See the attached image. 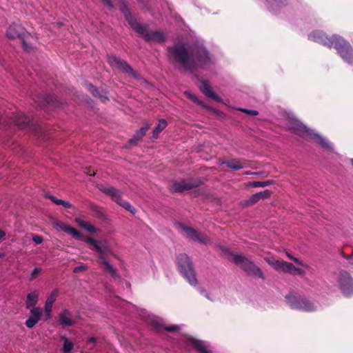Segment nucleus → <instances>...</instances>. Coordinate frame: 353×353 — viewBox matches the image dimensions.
Segmentation results:
<instances>
[{"mask_svg": "<svg viewBox=\"0 0 353 353\" xmlns=\"http://www.w3.org/2000/svg\"><path fill=\"white\" fill-rule=\"evenodd\" d=\"M170 61L179 67L181 72L195 74L199 68H204L213 63L211 55L203 46H196L188 49L183 43H177L167 48Z\"/></svg>", "mask_w": 353, "mask_h": 353, "instance_id": "nucleus-1", "label": "nucleus"}, {"mask_svg": "<svg viewBox=\"0 0 353 353\" xmlns=\"http://www.w3.org/2000/svg\"><path fill=\"white\" fill-rule=\"evenodd\" d=\"M56 225L63 232L70 234L74 239L83 241L86 244L92 245L91 250L97 253L100 263L104 265L105 270L108 272L112 277H119L117 270L107 261L108 256L110 253V251L102 241H97L89 236L85 237L79 230L61 221L57 222Z\"/></svg>", "mask_w": 353, "mask_h": 353, "instance_id": "nucleus-2", "label": "nucleus"}, {"mask_svg": "<svg viewBox=\"0 0 353 353\" xmlns=\"http://www.w3.org/2000/svg\"><path fill=\"white\" fill-rule=\"evenodd\" d=\"M120 10L123 14L130 26L147 42L163 43L165 36L160 31H148L146 26L140 24L130 12L127 5L123 1Z\"/></svg>", "mask_w": 353, "mask_h": 353, "instance_id": "nucleus-3", "label": "nucleus"}, {"mask_svg": "<svg viewBox=\"0 0 353 353\" xmlns=\"http://www.w3.org/2000/svg\"><path fill=\"white\" fill-rule=\"evenodd\" d=\"M6 35L10 39L18 38L23 48V50L28 52L33 50V41L34 38L32 35L25 31L23 27L18 24H12L9 26Z\"/></svg>", "mask_w": 353, "mask_h": 353, "instance_id": "nucleus-4", "label": "nucleus"}, {"mask_svg": "<svg viewBox=\"0 0 353 353\" xmlns=\"http://www.w3.org/2000/svg\"><path fill=\"white\" fill-rule=\"evenodd\" d=\"M290 130L296 135L307 140H313L324 148H330L329 142L315 131L307 128L300 123H292Z\"/></svg>", "mask_w": 353, "mask_h": 353, "instance_id": "nucleus-5", "label": "nucleus"}, {"mask_svg": "<svg viewBox=\"0 0 353 353\" xmlns=\"http://www.w3.org/2000/svg\"><path fill=\"white\" fill-rule=\"evenodd\" d=\"M176 259L180 272L191 285L195 286L198 281L190 257L186 254L181 253L178 255Z\"/></svg>", "mask_w": 353, "mask_h": 353, "instance_id": "nucleus-6", "label": "nucleus"}, {"mask_svg": "<svg viewBox=\"0 0 353 353\" xmlns=\"http://www.w3.org/2000/svg\"><path fill=\"white\" fill-rule=\"evenodd\" d=\"M285 299L288 305L292 310L305 312H314L316 310L314 305L310 300L295 292H290L285 296Z\"/></svg>", "mask_w": 353, "mask_h": 353, "instance_id": "nucleus-7", "label": "nucleus"}, {"mask_svg": "<svg viewBox=\"0 0 353 353\" xmlns=\"http://www.w3.org/2000/svg\"><path fill=\"white\" fill-rule=\"evenodd\" d=\"M341 58L348 64H353V48L350 43L339 35H334L333 46Z\"/></svg>", "mask_w": 353, "mask_h": 353, "instance_id": "nucleus-8", "label": "nucleus"}, {"mask_svg": "<svg viewBox=\"0 0 353 353\" xmlns=\"http://www.w3.org/2000/svg\"><path fill=\"white\" fill-rule=\"evenodd\" d=\"M232 261L248 275L265 279L261 270L252 261L241 254L233 256Z\"/></svg>", "mask_w": 353, "mask_h": 353, "instance_id": "nucleus-9", "label": "nucleus"}, {"mask_svg": "<svg viewBox=\"0 0 353 353\" xmlns=\"http://www.w3.org/2000/svg\"><path fill=\"white\" fill-rule=\"evenodd\" d=\"M266 261L275 270L279 272L288 273L292 275H302L305 273L302 269L296 268L294 264L283 260L272 259H267Z\"/></svg>", "mask_w": 353, "mask_h": 353, "instance_id": "nucleus-10", "label": "nucleus"}, {"mask_svg": "<svg viewBox=\"0 0 353 353\" xmlns=\"http://www.w3.org/2000/svg\"><path fill=\"white\" fill-rule=\"evenodd\" d=\"M108 62L112 67L119 69L123 73L132 77L135 79H140V74L123 59L115 56L110 55L108 57Z\"/></svg>", "mask_w": 353, "mask_h": 353, "instance_id": "nucleus-11", "label": "nucleus"}, {"mask_svg": "<svg viewBox=\"0 0 353 353\" xmlns=\"http://www.w3.org/2000/svg\"><path fill=\"white\" fill-rule=\"evenodd\" d=\"M203 180L201 178L188 179L179 181H175L172 183L171 190L174 192H183L197 188L203 184Z\"/></svg>", "mask_w": 353, "mask_h": 353, "instance_id": "nucleus-12", "label": "nucleus"}, {"mask_svg": "<svg viewBox=\"0 0 353 353\" xmlns=\"http://www.w3.org/2000/svg\"><path fill=\"white\" fill-rule=\"evenodd\" d=\"M338 283L339 289L344 296H350L353 295V278L349 272L345 270L340 271Z\"/></svg>", "mask_w": 353, "mask_h": 353, "instance_id": "nucleus-13", "label": "nucleus"}, {"mask_svg": "<svg viewBox=\"0 0 353 353\" xmlns=\"http://www.w3.org/2000/svg\"><path fill=\"white\" fill-rule=\"evenodd\" d=\"M176 225L178 228L181 229L183 232H184L187 238L194 241H197L203 244H207L209 243L210 239L206 234L201 233L196 230L195 229L187 226L180 222L177 223Z\"/></svg>", "mask_w": 353, "mask_h": 353, "instance_id": "nucleus-14", "label": "nucleus"}, {"mask_svg": "<svg viewBox=\"0 0 353 353\" xmlns=\"http://www.w3.org/2000/svg\"><path fill=\"white\" fill-rule=\"evenodd\" d=\"M308 39L331 48L333 46L334 35L332 37H327L324 32L315 30L308 35Z\"/></svg>", "mask_w": 353, "mask_h": 353, "instance_id": "nucleus-15", "label": "nucleus"}, {"mask_svg": "<svg viewBox=\"0 0 353 353\" xmlns=\"http://www.w3.org/2000/svg\"><path fill=\"white\" fill-rule=\"evenodd\" d=\"M222 164L234 170H239L250 167V161L245 159H232L230 161H223Z\"/></svg>", "mask_w": 353, "mask_h": 353, "instance_id": "nucleus-16", "label": "nucleus"}, {"mask_svg": "<svg viewBox=\"0 0 353 353\" xmlns=\"http://www.w3.org/2000/svg\"><path fill=\"white\" fill-rule=\"evenodd\" d=\"M199 89L203 94L206 97L214 99L215 101H221V98L215 94L211 89V87L208 82L205 80H200Z\"/></svg>", "mask_w": 353, "mask_h": 353, "instance_id": "nucleus-17", "label": "nucleus"}, {"mask_svg": "<svg viewBox=\"0 0 353 353\" xmlns=\"http://www.w3.org/2000/svg\"><path fill=\"white\" fill-rule=\"evenodd\" d=\"M41 316V310L39 307H33L30 310V314L26 321V325L28 328L33 327L39 321Z\"/></svg>", "mask_w": 353, "mask_h": 353, "instance_id": "nucleus-18", "label": "nucleus"}, {"mask_svg": "<svg viewBox=\"0 0 353 353\" xmlns=\"http://www.w3.org/2000/svg\"><path fill=\"white\" fill-rule=\"evenodd\" d=\"M57 321L59 325L63 327L72 326L74 324V321L71 319V313L67 309L63 310L59 314Z\"/></svg>", "mask_w": 353, "mask_h": 353, "instance_id": "nucleus-19", "label": "nucleus"}, {"mask_svg": "<svg viewBox=\"0 0 353 353\" xmlns=\"http://www.w3.org/2000/svg\"><path fill=\"white\" fill-rule=\"evenodd\" d=\"M86 88L88 91L92 94L93 97L98 98L101 102L106 103L109 101L108 97L106 95V93L101 92L99 89H97L95 86H94L91 83H87Z\"/></svg>", "mask_w": 353, "mask_h": 353, "instance_id": "nucleus-20", "label": "nucleus"}, {"mask_svg": "<svg viewBox=\"0 0 353 353\" xmlns=\"http://www.w3.org/2000/svg\"><path fill=\"white\" fill-rule=\"evenodd\" d=\"M188 344L191 345L193 349L199 352V353H212L205 347L202 341L191 337L188 339Z\"/></svg>", "mask_w": 353, "mask_h": 353, "instance_id": "nucleus-21", "label": "nucleus"}, {"mask_svg": "<svg viewBox=\"0 0 353 353\" xmlns=\"http://www.w3.org/2000/svg\"><path fill=\"white\" fill-rule=\"evenodd\" d=\"M150 125L148 124L144 125L143 127L140 128L136 133L134 134L132 138L129 139L128 143L130 145H134L137 143V142L142 139V137L145 134L146 132L149 130Z\"/></svg>", "mask_w": 353, "mask_h": 353, "instance_id": "nucleus-22", "label": "nucleus"}, {"mask_svg": "<svg viewBox=\"0 0 353 353\" xmlns=\"http://www.w3.org/2000/svg\"><path fill=\"white\" fill-rule=\"evenodd\" d=\"M38 301V293L36 292H32L29 293L27 295L26 300V306L28 309H32L35 307V305L37 304Z\"/></svg>", "mask_w": 353, "mask_h": 353, "instance_id": "nucleus-23", "label": "nucleus"}, {"mask_svg": "<svg viewBox=\"0 0 353 353\" xmlns=\"http://www.w3.org/2000/svg\"><path fill=\"white\" fill-rule=\"evenodd\" d=\"M101 190L105 194L112 196L116 202L121 197L120 191L113 187L104 188Z\"/></svg>", "mask_w": 353, "mask_h": 353, "instance_id": "nucleus-24", "label": "nucleus"}, {"mask_svg": "<svg viewBox=\"0 0 353 353\" xmlns=\"http://www.w3.org/2000/svg\"><path fill=\"white\" fill-rule=\"evenodd\" d=\"M76 223L78 224L79 226L83 228V229L86 230L90 233H95L97 232V228L91 225L90 223L82 220L80 218H77L75 219Z\"/></svg>", "mask_w": 353, "mask_h": 353, "instance_id": "nucleus-25", "label": "nucleus"}, {"mask_svg": "<svg viewBox=\"0 0 353 353\" xmlns=\"http://www.w3.org/2000/svg\"><path fill=\"white\" fill-rule=\"evenodd\" d=\"M76 223L78 224L79 226L83 228V229L86 230L90 233H95L97 232V228L91 225L90 223L82 220L80 218H77L75 219Z\"/></svg>", "mask_w": 353, "mask_h": 353, "instance_id": "nucleus-26", "label": "nucleus"}, {"mask_svg": "<svg viewBox=\"0 0 353 353\" xmlns=\"http://www.w3.org/2000/svg\"><path fill=\"white\" fill-rule=\"evenodd\" d=\"M167 121L165 119H160L152 132V138L157 139L159 137V134L162 132L167 126Z\"/></svg>", "mask_w": 353, "mask_h": 353, "instance_id": "nucleus-27", "label": "nucleus"}, {"mask_svg": "<svg viewBox=\"0 0 353 353\" xmlns=\"http://www.w3.org/2000/svg\"><path fill=\"white\" fill-rule=\"evenodd\" d=\"M46 198L50 199L54 204H56L57 205H62L65 208H70L72 206V205L70 202L63 201L62 199H57L52 195H49L46 192Z\"/></svg>", "mask_w": 353, "mask_h": 353, "instance_id": "nucleus-28", "label": "nucleus"}, {"mask_svg": "<svg viewBox=\"0 0 353 353\" xmlns=\"http://www.w3.org/2000/svg\"><path fill=\"white\" fill-rule=\"evenodd\" d=\"M61 340L63 341L62 352L63 353H70L74 347V343L67 337L63 336Z\"/></svg>", "mask_w": 353, "mask_h": 353, "instance_id": "nucleus-29", "label": "nucleus"}, {"mask_svg": "<svg viewBox=\"0 0 353 353\" xmlns=\"http://www.w3.org/2000/svg\"><path fill=\"white\" fill-rule=\"evenodd\" d=\"M260 200L261 199L259 198L258 193H256V194H252L249 197L248 199L241 201V203L243 207H249V206H252V205H254Z\"/></svg>", "mask_w": 353, "mask_h": 353, "instance_id": "nucleus-30", "label": "nucleus"}, {"mask_svg": "<svg viewBox=\"0 0 353 353\" xmlns=\"http://www.w3.org/2000/svg\"><path fill=\"white\" fill-rule=\"evenodd\" d=\"M117 203L133 214L137 212L136 209L128 201L122 199L121 197L117 201Z\"/></svg>", "mask_w": 353, "mask_h": 353, "instance_id": "nucleus-31", "label": "nucleus"}, {"mask_svg": "<svg viewBox=\"0 0 353 353\" xmlns=\"http://www.w3.org/2000/svg\"><path fill=\"white\" fill-rule=\"evenodd\" d=\"M155 327L158 331H161V329L166 330L168 332H176L180 330V327L176 325L163 326L159 323L155 324Z\"/></svg>", "mask_w": 353, "mask_h": 353, "instance_id": "nucleus-32", "label": "nucleus"}, {"mask_svg": "<svg viewBox=\"0 0 353 353\" xmlns=\"http://www.w3.org/2000/svg\"><path fill=\"white\" fill-rule=\"evenodd\" d=\"M274 181L272 180H268L265 181H250L248 183V186L252 188H258V187H267L272 185Z\"/></svg>", "mask_w": 353, "mask_h": 353, "instance_id": "nucleus-33", "label": "nucleus"}, {"mask_svg": "<svg viewBox=\"0 0 353 353\" xmlns=\"http://www.w3.org/2000/svg\"><path fill=\"white\" fill-rule=\"evenodd\" d=\"M59 294V291L57 289H54L52 291L50 294L48 296L47 299L46 300V303L48 304L53 305V303L56 301L58 295Z\"/></svg>", "mask_w": 353, "mask_h": 353, "instance_id": "nucleus-34", "label": "nucleus"}, {"mask_svg": "<svg viewBox=\"0 0 353 353\" xmlns=\"http://www.w3.org/2000/svg\"><path fill=\"white\" fill-rule=\"evenodd\" d=\"M219 249L228 257L230 261H232L233 256L238 255L237 254H234L233 252H231L227 247L223 245H219Z\"/></svg>", "mask_w": 353, "mask_h": 353, "instance_id": "nucleus-35", "label": "nucleus"}, {"mask_svg": "<svg viewBox=\"0 0 353 353\" xmlns=\"http://www.w3.org/2000/svg\"><path fill=\"white\" fill-rule=\"evenodd\" d=\"M259 196V198L260 199H268L270 197L271 194H272V192L268 190H264V191H261V192H257Z\"/></svg>", "mask_w": 353, "mask_h": 353, "instance_id": "nucleus-36", "label": "nucleus"}, {"mask_svg": "<svg viewBox=\"0 0 353 353\" xmlns=\"http://www.w3.org/2000/svg\"><path fill=\"white\" fill-rule=\"evenodd\" d=\"M52 305L46 303V321L51 317Z\"/></svg>", "mask_w": 353, "mask_h": 353, "instance_id": "nucleus-37", "label": "nucleus"}, {"mask_svg": "<svg viewBox=\"0 0 353 353\" xmlns=\"http://www.w3.org/2000/svg\"><path fill=\"white\" fill-rule=\"evenodd\" d=\"M88 269V267L87 265L82 264L79 266H77L74 268L73 272L77 274L81 272L86 271Z\"/></svg>", "mask_w": 353, "mask_h": 353, "instance_id": "nucleus-38", "label": "nucleus"}, {"mask_svg": "<svg viewBox=\"0 0 353 353\" xmlns=\"http://www.w3.org/2000/svg\"><path fill=\"white\" fill-rule=\"evenodd\" d=\"M104 6L108 8L110 10H113L114 7L110 0H100Z\"/></svg>", "mask_w": 353, "mask_h": 353, "instance_id": "nucleus-39", "label": "nucleus"}, {"mask_svg": "<svg viewBox=\"0 0 353 353\" xmlns=\"http://www.w3.org/2000/svg\"><path fill=\"white\" fill-rule=\"evenodd\" d=\"M241 111L252 116H255L259 114L258 111L254 110L241 109Z\"/></svg>", "mask_w": 353, "mask_h": 353, "instance_id": "nucleus-40", "label": "nucleus"}, {"mask_svg": "<svg viewBox=\"0 0 353 353\" xmlns=\"http://www.w3.org/2000/svg\"><path fill=\"white\" fill-rule=\"evenodd\" d=\"M32 240L36 244H40L43 241V239L41 236H39L38 235H33L32 236Z\"/></svg>", "mask_w": 353, "mask_h": 353, "instance_id": "nucleus-41", "label": "nucleus"}, {"mask_svg": "<svg viewBox=\"0 0 353 353\" xmlns=\"http://www.w3.org/2000/svg\"><path fill=\"white\" fill-rule=\"evenodd\" d=\"M187 95L190 99H191L192 101L197 103L198 104H201V102L199 101V99L193 94L190 93H187Z\"/></svg>", "mask_w": 353, "mask_h": 353, "instance_id": "nucleus-42", "label": "nucleus"}, {"mask_svg": "<svg viewBox=\"0 0 353 353\" xmlns=\"http://www.w3.org/2000/svg\"><path fill=\"white\" fill-rule=\"evenodd\" d=\"M40 272V269L39 268H34L32 272V274H31V279H34L36 277V276L37 275V274Z\"/></svg>", "mask_w": 353, "mask_h": 353, "instance_id": "nucleus-43", "label": "nucleus"}, {"mask_svg": "<svg viewBox=\"0 0 353 353\" xmlns=\"http://www.w3.org/2000/svg\"><path fill=\"white\" fill-rule=\"evenodd\" d=\"M341 256L347 259V260H350V259H352V255H350V254H345L344 252H341Z\"/></svg>", "mask_w": 353, "mask_h": 353, "instance_id": "nucleus-44", "label": "nucleus"}, {"mask_svg": "<svg viewBox=\"0 0 353 353\" xmlns=\"http://www.w3.org/2000/svg\"><path fill=\"white\" fill-rule=\"evenodd\" d=\"M97 341V338L94 337V336L89 337L88 339V343H95Z\"/></svg>", "mask_w": 353, "mask_h": 353, "instance_id": "nucleus-45", "label": "nucleus"}, {"mask_svg": "<svg viewBox=\"0 0 353 353\" xmlns=\"http://www.w3.org/2000/svg\"><path fill=\"white\" fill-rule=\"evenodd\" d=\"M292 261H294L296 264L303 265L302 261H301L299 259L294 257L292 259Z\"/></svg>", "mask_w": 353, "mask_h": 353, "instance_id": "nucleus-46", "label": "nucleus"}, {"mask_svg": "<svg viewBox=\"0 0 353 353\" xmlns=\"http://www.w3.org/2000/svg\"><path fill=\"white\" fill-rule=\"evenodd\" d=\"M6 233L3 230H0V241L4 239Z\"/></svg>", "mask_w": 353, "mask_h": 353, "instance_id": "nucleus-47", "label": "nucleus"}, {"mask_svg": "<svg viewBox=\"0 0 353 353\" xmlns=\"http://www.w3.org/2000/svg\"><path fill=\"white\" fill-rule=\"evenodd\" d=\"M13 122H14V125H16L20 128L22 127L21 123L18 120L15 119Z\"/></svg>", "mask_w": 353, "mask_h": 353, "instance_id": "nucleus-48", "label": "nucleus"}, {"mask_svg": "<svg viewBox=\"0 0 353 353\" xmlns=\"http://www.w3.org/2000/svg\"><path fill=\"white\" fill-rule=\"evenodd\" d=\"M287 256H288V257L290 259H291V260H292V259L294 258L291 254H288V253H287Z\"/></svg>", "mask_w": 353, "mask_h": 353, "instance_id": "nucleus-49", "label": "nucleus"}, {"mask_svg": "<svg viewBox=\"0 0 353 353\" xmlns=\"http://www.w3.org/2000/svg\"><path fill=\"white\" fill-rule=\"evenodd\" d=\"M46 103H49L48 97L46 95V99H45Z\"/></svg>", "mask_w": 353, "mask_h": 353, "instance_id": "nucleus-50", "label": "nucleus"}, {"mask_svg": "<svg viewBox=\"0 0 353 353\" xmlns=\"http://www.w3.org/2000/svg\"><path fill=\"white\" fill-rule=\"evenodd\" d=\"M205 296L207 299H210V297H209V296H208V294H205Z\"/></svg>", "mask_w": 353, "mask_h": 353, "instance_id": "nucleus-51", "label": "nucleus"}, {"mask_svg": "<svg viewBox=\"0 0 353 353\" xmlns=\"http://www.w3.org/2000/svg\"><path fill=\"white\" fill-rule=\"evenodd\" d=\"M3 256V254L0 253V259L2 258Z\"/></svg>", "mask_w": 353, "mask_h": 353, "instance_id": "nucleus-52", "label": "nucleus"}, {"mask_svg": "<svg viewBox=\"0 0 353 353\" xmlns=\"http://www.w3.org/2000/svg\"><path fill=\"white\" fill-rule=\"evenodd\" d=\"M351 164L353 165V159L350 160Z\"/></svg>", "mask_w": 353, "mask_h": 353, "instance_id": "nucleus-53", "label": "nucleus"}, {"mask_svg": "<svg viewBox=\"0 0 353 353\" xmlns=\"http://www.w3.org/2000/svg\"><path fill=\"white\" fill-rule=\"evenodd\" d=\"M201 292H202V293H205L206 292H205V290H201Z\"/></svg>", "mask_w": 353, "mask_h": 353, "instance_id": "nucleus-54", "label": "nucleus"}, {"mask_svg": "<svg viewBox=\"0 0 353 353\" xmlns=\"http://www.w3.org/2000/svg\"><path fill=\"white\" fill-rule=\"evenodd\" d=\"M352 265H353V261L350 263Z\"/></svg>", "mask_w": 353, "mask_h": 353, "instance_id": "nucleus-55", "label": "nucleus"}, {"mask_svg": "<svg viewBox=\"0 0 353 353\" xmlns=\"http://www.w3.org/2000/svg\"><path fill=\"white\" fill-rule=\"evenodd\" d=\"M350 255H352V258H353V251H352V253Z\"/></svg>", "mask_w": 353, "mask_h": 353, "instance_id": "nucleus-56", "label": "nucleus"}, {"mask_svg": "<svg viewBox=\"0 0 353 353\" xmlns=\"http://www.w3.org/2000/svg\"><path fill=\"white\" fill-rule=\"evenodd\" d=\"M350 255H352V258H353V251H352V253Z\"/></svg>", "mask_w": 353, "mask_h": 353, "instance_id": "nucleus-57", "label": "nucleus"}]
</instances>
